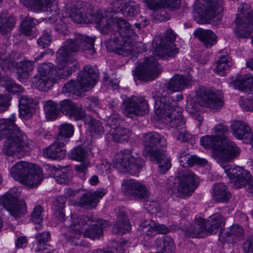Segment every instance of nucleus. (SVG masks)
<instances>
[{
    "label": "nucleus",
    "instance_id": "9b49d317",
    "mask_svg": "<svg viewBox=\"0 0 253 253\" xmlns=\"http://www.w3.org/2000/svg\"><path fill=\"white\" fill-rule=\"evenodd\" d=\"M235 20V32L238 38H247L253 32V14L250 6L243 4L239 8Z\"/></svg>",
    "mask_w": 253,
    "mask_h": 253
},
{
    "label": "nucleus",
    "instance_id": "f704fd0d",
    "mask_svg": "<svg viewBox=\"0 0 253 253\" xmlns=\"http://www.w3.org/2000/svg\"><path fill=\"white\" fill-rule=\"evenodd\" d=\"M35 105L36 103L33 99L25 95L22 96L19 101L20 116L25 119L31 117L35 111Z\"/></svg>",
    "mask_w": 253,
    "mask_h": 253
},
{
    "label": "nucleus",
    "instance_id": "a18cd8bd",
    "mask_svg": "<svg viewBox=\"0 0 253 253\" xmlns=\"http://www.w3.org/2000/svg\"><path fill=\"white\" fill-rule=\"evenodd\" d=\"M15 116L12 114L9 119H0V139L17 126L15 124Z\"/></svg>",
    "mask_w": 253,
    "mask_h": 253
},
{
    "label": "nucleus",
    "instance_id": "bf43d9fd",
    "mask_svg": "<svg viewBox=\"0 0 253 253\" xmlns=\"http://www.w3.org/2000/svg\"><path fill=\"white\" fill-rule=\"evenodd\" d=\"M207 163L208 162L206 159L200 158L195 156H189L188 159H185V164H187L190 167H192L195 164L204 166L207 164Z\"/></svg>",
    "mask_w": 253,
    "mask_h": 253
},
{
    "label": "nucleus",
    "instance_id": "e433bc0d",
    "mask_svg": "<svg viewBox=\"0 0 253 253\" xmlns=\"http://www.w3.org/2000/svg\"><path fill=\"white\" fill-rule=\"evenodd\" d=\"M43 176L40 169L34 168L20 181L29 188H34L40 184Z\"/></svg>",
    "mask_w": 253,
    "mask_h": 253
},
{
    "label": "nucleus",
    "instance_id": "a878e982",
    "mask_svg": "<svg viewBox=\"0 0 253 253\" xmlns=\"http://www.w3.org/2000/svg\"><path fill=\"white\" fill-rule=\"evenodd\" d=\"M109 225L107 220L102 219L95 220L93 217V221L89 225L86 226L83 233L85 237L92 239H99L103 234V229Z\"/></svg>",
    "mask_w": 253,
    "mask_h": 253
},
{
    "label": "nucleus",
    "instance_id": "39448f33",
    "mask_svg": "<svg viewBox=\"0 0 253 253\" xmlns=\"http://www.w3.org/2000/svg\"><path fill=\"white\" fill-rule=\"evenodd\" d=\"M98 71L95 66L86 65L80 71L77 81L70 80L62 87V92L72 94H80L92 88L98 79Z\"/></svg>",
    "mask_w": 253,
    "mask_h": 253
},
{
    "label": "nucleus",
    "instance_id": "393cba45",
    "mask_svg": "<svg viewBox=\"0 0 253 253\" xmlns=\"http://www.w3.org/2000/svg\"><path fill=\"white\" fill-rule=\"evenodd\" d=\"M231 129L236 138L244 140L246 142L252 140V130L247 123L241 121H235L231 125Z\"/></svg>",
    "mask_w": 253,
    "mask_h": 253
},
{
    "label": "nucleus",
    "instance_id": "ea45409f",
    "mask_svg": "<svg viewBox=\"0 0 253 253\" xmlns=\"http://www.w3.org/2000/svg\"><path fill=\"white\" fill-rule=\"evenodd\" d=\"M212 195L213 200L218 203H227L231 197L226 186L222 183H217L214 186Z\"/></svg>",
    "mask_w": 253,
    "mask_h": 253
},
{
    "label": "nucleus",
    "instance_id": "5701e85b",
    "mask_svg": "<svg viewBox=\"0 0 253 253\" xmlns=\"http://www.w3.org/2000/svg\"><path fill=\"white\" fill-rule=\"evenodd\" d=\"M138 230L146 240L151 239L157 233L166 234L169 232V229L165 225H160L152 220H146L141 224Z\"/></svg>",
    "mask_w": 253,
    "mask_h": 253
},
{
    "label": "nucleus",
    "instance_id": "cd10ccee",
    "mask_svg": "<svg viewBox=\"0 0 253 253\" xmlns=\"http://www.w3.org/2000/svg\"><path fill=\"white\" fill-rule=\"evenodd\" d=\"M157 42L155 55L164 59L174 57L178 53V48L176 47L174 42Z\"/></svg>",
    "mask_w": 253,
    "mask_h": 253
},
{
    "label": "nucleus",
    "instance_id": "0eeeda50",
    "mask_svg": "<svg viewBox=\"0 0 253 253\" xmlns=\"http://www.w3.org/2000/svg\"><path fill=\"white\" fill-rule=\"evenodd\" d=\"M144 162L141 158L133 156L129 150L117 153L113 161V165L120 172L128 173L134 175L143 166Z\"/></svg>",
    "mask_w": 253,
    "mask_h": 253
},
{
    "label": "nucleus",
    "instance_id": "4be33fe9",
    "mask_svg": "<svg viewBox=\"0 0 253 253\" xmlns=\"http://www.w3.org/2000/svg\"><path fill=\"white\" fill-rule=\"evenodd\" d=\"M60 110L70 118L76 121L83 120L85 123L86 115L82 106L73 102L69 99L64 100L60 102Z\"/></svg>",
    "mask_w": 253,
    "mask_h": 253
},
{
    "label": "nucleus",
    "instance_id": "4d7b16f0",
    "mask_svg": "<svg viewBox=\"0 0 253 253\" xmlns=\"http://www.w3.org/2000/svg\"><path fill=\"white\" fill-rule=\"evenodd\" d=\"M179 127L176 128L177 129L176 133H178L176 139L181 142H189L190 139L192 138V136L187 132L184 126Z\"/></svg>",
    "mask_w": 253,
    "mask_h": 253
},
{
    "label": "nucleus",
    "instance_id": "79ce46f5",
    "mask_svg": "<svg viewBox=\"0 0 253 253\" xmlns=\"http://www.w3.org/2000/svg\"><path fill=\"white\" fill-rule=\"evenodd\" d=\"M154 155V158L148 159L151 161H157L160 172L165 173L171 167L170 159L166 155V152L162 150Z\"/></svg>",
    "mask_w": 253,
    "mask_h": 253
},
{
    "label": "nucleus",
    "instance_id": "f257e3e1",
    "mask_svg": "<svg viewBox=\"0 0 253 253\" xmlns=\"http://www.w3.org/2000/svg\"><path fill=\"white\" fill-rule=\"evenodd\" d=\"M110 10L103 14L99 13L101 20H98V29L104 35H110V38L105 42L109 51L124 56L131 54L133 49L131 37H135L131 26L124 18L108 15Z\"/></svg>",
    "mask_w": 253,
    "mask_h": 253
},
{
    "label": "nucleus",
    "instance_id": "4c0bfd02",
    "mask_svg": "<svg viewBox=\"0 0 253 253\" xmlns=\"http://www.w3.org/2000/svg\"><path fill=\"white\" fill-rule=\"evenodd\" d=\"M194 35L201 41L207 47H211L216 43L217 37L210 30L199 29L195 31Z\"/></svg>",
    "mask_w": 253,
    "mask_h": 253
},
{
    "label": "nucleus",
    "instance_id": "2f4dec72",
    "mask_svg": "<svg viewBox=\"0 0 253 253\" xmlns=\"http://www.w3.org/2000/svg\"><path fill=\"white\" fill-rule=\"evenodd\" d=\"M244 238V231L242 226L238 224L233 225L226 232H221L219 235V240L222 242H230L233 240L240 241Z\"/></svg>",
    "mask_w": 253,
    "mask_h": 253
},
{
    "label": "nucleus",
    "instance_id": "f8f14e48",
    "mask_svg": "<svg viewBox=\"0 0 253 253\" xmlns=\"http://www.w3.org/2000/svg\"><path fill=\"white\" fill-rule=\"evenodd\" d=\"M141 141L144 146L143 155L146 159L154 158V155L162 151L161 148L167 145L166 138L157 132H150L142 134Z\"/></svg>",
    "mask_w": 253,
    "mask_h": 253
},
{
    "label": "nucleus",
    "instance_id": "37998d69",
    "mask_svg": "<svg viewBox=\"0 0 253 253\" xmlns=\"http://www.w3.org/2000/svg\"><path fill=\"white\" fill-rule=\"evenodd\" d=\"M15 24V19L6 12L0 13V33L6 34L11 31Z\"/></svg>",
    "mask_w": 253,
    "mask_h": 253
},
{
    "label": "nucleus",
    "instance_id": "603ef678",
    "mask_svg": "<svg viewBox=\"0 0 253 253\" xmlns=\"http://www.w3.org/2000/svg\"><path fill=\"white\" fill-rule=\"evenodd\" d=\"M43 211L42 208L38 205L34 208L33 212L31 214V220L37 225L36 226V229L38 230L42 227V213Z\"/></svg>",
    "mask_w": 253,
    "mask_h": 253
},
{
    "label": "nucleus",
    "instance_id": "1a4fd4ad",
    "mask_svg": "<svg viewBox=\"0 0 253 253\" xmlns=\"http://www.w3.org/2000/svg\"><path fill=\"white\" fill-rule=\"evenodd\" d=\"M2 152L8 156L18 153L23 154L27 150L28 141L24 133L16 126L5 135Z\"/></svg>",
    "mask_w": 253,
    "mask_h": 253
},
{
    "label": "nucleus",
    "instance_id": "f3484780",
    "mask_svg": "<svg viewBox=\"0 0 253 253\" xmlns=\"http://www.w3.org/2000/svg\"><path fill=\"white\" fill-rule=\"evenodd\" d=\"M178 196H189L198 185L197 176L190 170H181L177 175Z\"/></svg>",
    "mask_w": 253,
    "mask_h": 253
},
{
    "label": "nucleus",
    "instance_id": "0e129e2a",
    "mask_svg": "<svg viewBox=\"0 0 253 253\" xmlns=\"http://www.w3.org/2000/svg\"><path fill=\"white\" fill-rule=\"evenodd\" d=\"M51 41V37L50 35L46 32L43 34L38 41V43L40 46L42 48H45L49 45Z\"/></svg>",
    "mask_w": 253,
    "mask_h": 253
},
{
    "label": "nucleus",
    "instance_id": "f03ea898",
    "mask_svg": "<svg viewBox=\"0 0 253 253\" xmlns=\"http://www.w3.org/2000/svg\"><path fill=\"white\" fill-rule=\"evenodd\" d=\"M94 39L83 35H78L74 39L67 40L63 45L56 53L57 67L62 70L67 65L73 64L70 69L64 71L61 74L62 78L70 77L73 72L79 68L78 62L73 58V55L79 51L93 55L95 51L94 48Z\"/></svg>",
    "mask_w": 253,
    "mask_h": 253
},
{
    "label": "nucleus",
    "instance_id": "338daca9",
    "mask_svg": "<svg viewBox=\"0 0 253 253\" xmlns=\"http://www.w3.org/2000/svg\"><path fill=\"white\" fill-rule=\"evenodd\" d=\"M240 105L243 109L247 111H253V96L251 99L243 100L241 99Z\"/></svg>",
    "mask_w": 253,
    "mask_h": 253
},
{
    "label": "nucleus",
    "instance_id": "ddd939ff",
    "mask_svg": "<svg viewBox=\"0 0 253 253\" xmlns=\"http://www.w3.org/2000/svg\"><path fill=\"white\" fill-rule=\"evenodd\" d=\"M18 188L13 187L6 194L3 200V206L15 218H20L27 212V206L23 200H18L20 195Z\"/></svg>",
    "mask_w": 253,
    "mask_h": 253
},
{
    "label": "nucleus",
    "instance_id": "680f3d73",
    "mask_svg": "<svg viewBox=\"0 0 253 253\" xmlns=\"http://www.w3.org/2000/svg\"><path fill=\"white\" fill-rule=\"evenodd\" d=\"M50 237V234L48 231L38 233L36 235V239L38 242V245L45 244L49 241Z\"/></svg>",
    "mask_w": 253,
    "mask_h": 253
},
{
    "label": "nucleus",
    "instance_id": "e2e57ef3",
    "mask_svg": "<svg viewBox=\"0 0 253 253\" xmlns=\"http://www.w3.org/2000/svg\"><path fill=\"white\" fill-rule=\"evenodd\" d=\"M83 233H77L72 232L67 238L68 240L71 243L76 246H82V242L81 239V235Z\"/></svg>",
    "mask_w": 253,
    "mask_h": 253
},
{
    "label": "nucleus",
    "instance_id": "de8ad7c7",
    "mask_svg": "<svg viewBox=\"0 0 253 253\" xmlns=\"http://www.w3.org/2000/svg\"><path fill=\"white\" fill-rule=\"evenodd\" d=\"M44 111L47 119L52 120L57 118L58 109L57 104L51 100H49L44 102L43 103Z\"/></svg>",
    "mask_w": 253,
    "mask_h": 253
},
{
    "label": "nucleus",
    "instance_id": "49530a36",
    "mask_svg": "<svg viewBox=\"0 0 253 253\" xmlns=\"http://www.w3.org/2000/svg\"><path fill=\"white\" fill-rule=\"evenodd\" d=\"M66 198L63 196H57L53 202V207L55 210V215L58 220L64 221L65 213L64 209L65 208Z\"/></svg>",
    "mask_w": 253,
    "mask_h": 253
},
{
    "label": "nucleus",
    "instance_id": "20e7f679",
    "mask_svg": "<svg viewBox=\"0 0 253 253\" xmlns=\"http://www.w3.org/2000/svg\"><path fill=\"white\" fill-rule=\"evenodd\" d=\"M206 149H212V156L220 165L224 162H230L239 156L240 148L226 136L206 135L200 140Z\"/></svg>",
    "mask_w": 253,
    "mask_h": 253
},
{
    "label": "nucleus",
    "instance_id": "c85d7f7f",
    "mask_svg": "<svg viewBox=\"0 0 253 253\" xmlns=\"http://www.w3.org/2000/svg\"><path fill=\"white\" fill-rule=\"evenodd\" d=\"M65 144H61L60 141L55 139V141L43 149V155L47 158L51 160H61L66 157V151L63 149Z\"/></svg>",
    "mask_w": 253,
    "mask_h": 253
},
{
    "label": "nucleus",
    "instance_id": "58836bf2",
    "mask_svg": "<svg viewBox=\"0 0 253 253\" xmlns=\"http://www.w3.org/2000/svg\"><path fill=\"white\" fill-rule=\"evenodd\" d=\"M225 222V219L221 214L215 213L212 215L206 221L208 233H216L224 226Z\"/></svg>",
    "mask_w": 253,
    "mask_h": 253
},
{
    "label": "nucleus",
    "instance_id": "7c9ffc66",
    "mask_svg": "<svg viewBox=\"0 0 253 253\" xmlns=\"http://www.w3.org/2000/svg\"><path fill=\"white\" fill-rule=\"evenodd\" d=\"M92 221L93 216L91 215H78L72 214L69 227L72 232L83 233L85 227Z\"/></svg>",
    "mask_w": 253,
    "mask_h": 253
},
{
    "label": "nucleus",
    "instance_id": "4468645a",
    "mask_svg": "<svg viewBox=\"0 0 253 253\" xmlns=\"http://www.w3.org/2000/svg\"><path fill=\"white\" fill-rule=\"evenodd\" d=\"M122 109L124 115L130 118L145 115L149 112L147 101L141 97L127 98L122 103Z\"/></svg>",
    "mask_w": 253,
    "mask_h": 253
},
{
    "label": "nucleus",
    "instance_id": "6e6d98bb",
    "mask_svg": "<svg viewBox=\"0 0 253 253\" xmlns=\"http://www.w3.org/2000/svg\"><path fill=\"white\" fill-rule=\"evenodd\" d=\"M86 154L87 152L84 148L81 146H78L71 151L70 157L74 160L82 161L86 157Z\"/></svg>",
    "mask_w": 253,
    "mask_h": 253
},
{
    "label": "nucleus",
    "instance_id": "72a5a7b5",
    "mask_svg": "<svg viewBox=\"0 0 253 253\" xmlns=\"http://www.w3.org/2000/svg\"><path fill=\"white\" fill-rule=\"evenodd\" d=\"M34 168L30 163L19 161L11 168L10 172L11 176L15 180L20 181Z\"/></svg>",
    "mask_w": 253,
    "mask_h": 253
},
{
    "label": "nucleus",
    "instance_id": "c756f323",
    "mask_svg": "<svg viewBox=\"0 0 253 253\" xmlns=\"http://www.w3.org/2000/svg\"><path fill=\"white\" fill-rule=\"evenodd\" d=\"M230 84L234 88L241 91H253V77L238 75L231 79Z\"/></svg>",
    "mask_w": 253,
    "mask_h": 253
},
{
    "label": "nucleus",
    "instance_id": "a19ab883",
    "mask_svg": "<svg viewBox=\"0 0 253 253\" xmlns=\"http://www.w3.org/2000/svg\"><path fill=\"white\" fill-rule=\"evenodd\" d=\"M34 62L31 60H26L16 62V60H11L8 65L7 69L11 70L14 67L16 68L19 74L22 73L25 74L24 77L28 78V73L34 69Z\"/></svg>",
    "mask_w": 253,
    "mask_h": 253
},
{
    "label": "nucleus",
    "instance_id": "dca6fc26",
    "mask_svg": "<svg viewBox=\"0 0 253 253\" xmlns=\"http://www.w3.org/2000/svg\"><path fill=\"white\" fill-rule=\"evenodd\" d=\"M162 68L157 59L154 57L145 59L144 62L135 69L138 80L148 82L154 80L161 72Z\"/></svg>",
    "mask_w": 253,
    "mask_h": 253
},
{
    "label": "nucleus",
    "instance_id": "bb28decb",
    "mask_svg": "<svg viewBox=\"0 0 253 253\" xmlns=\"http://www.w3.org/2000/svg\"><path fill=\"white\" fill-rule=\"evenodd\" d=\"M206 221L202 218H197L185 231V236L190 238H203L208 233Z\"/></svg>",
    "mask_w": 253,
    "mask_h": 253
},
{
    "label": "nucleus",
    "instance_id": "412c9836",
    "mask_svg": "<svg viewBox=\"0 0 253 253\" xmlns=\"http://www.w3.org/2000/svg\"><path fill=\"white\" fill-rule=\"evenodd\" d=\"M21 3L27 7L33 6L42 11H46L51 15L48 19L54 23L57 20V16L59 11L56 5L54 4L51 0H45V3L42 0H20Z\"/></svg>",
    "mask_w": 253,
    "mask_h": 253
},
{
    "label": "nucleus",
    "instance_id": "13d9d810",
    "mask_svg": "<svg viewBox=\"0 0 253 253\" xmlns=\"http://www.w3.org/2000/svg\"><path fill=\"white\" fill-rule=\"evenodd\" d=\"M147 7L153 10H156L165 7L166 0H144Z\"/></svg>",
    "mask_w": 253,
    "mask_h": 253
},
{
    "label": "nucleus",
    "instance_id": "5fc2aeb1",
    "mask_svg": "<svg viewBox=\"0 0 253 253\" xmlns=\"http://www.w3.org/2000/svg\"><path fill=\"white\" fill-rule=\"evenodd\" d=\"M34 26V19L27 16L22 22L21 32L26 35L30 36L32 34Z\"/></svg>",
    "mask_w": 253,
    "mask_h": 253
},
{
    "label": "nucleus",
    "instance_id": "69168bd1",
    "mask_svg": "<svg viewBox=\"0 0 253 253\" xmlns=\"http://www.w3.org/2000/svg\"><path fill=\"white\" fill-rule=\"evenodd\" d=\"M145 207L152 213L158 212L161 210L159 204L155 201H147L145 204Z\"/></svg>",
    "mask_w": 253,
    "mask_h": 253
},
{
    "label": "nucleus",
    "instance_id": "c03bdc74",
    "mask_svg": "<svg viewBox=\"0 0 253 253\" xmlns=\"http://www.w3.org/2000/svg\"><path fill=\"white\" fill-rule=\"evenodd\" d=\"M59 133L55 137L57 141H60L61 144H66L68 139L70 138L74 133V126L69 124H63L58 128Z\"/></svg>",
    "mask_w": 253,
    "mask_h": 253
},
{
    "label": "nucleus",
    "instance_id": "774afa93",
    "mask_svg": "<svg viewBox=\"0 0 253 253\" xmlns=\"http://www.w3.org/2000/svg\"><path fill=\"white\" fill-rule=\"evenodd\" d=\"M244 253H253V237L249 238L243 245Z\"/></svg>",
    "mask_w": 253,
    "mask_h": 253
},
{
    "label": "nucleus",
    "instance_id": "c9c22d12",
    "mask_svg": "<svg viewBox=\"0 0 253 253\" xmlns=\"http://www.w3.org/2000/svg\"><path fill=\"white\" fill-rule=\"evenodd\" d=\"M130 229V225L126 212L120 211L118 214V219L114 224L112 233L114 234L123 235Z\"/></svg>",
    "mask_w": 253,
    "mask_h": 253
},
{
    "label": "nucleus",
    "instance_id": "9d476101",
    "mask_svg": "<svg viewBox=\"0 0 253 253\" xmlns=\"http://www.w3.org/2000/svg\"><path fill=\"white\" fill-rule=\"evenodd\" d=\"M223 0H199L198 12L202 23H209L211 20L220 21L223 16Z\"/></svg>",
    "mask_w": 253,
    "mask_h": 253
},
{
    "label": "nucleus",
    "instance_id": "423d86ee",
    "mask_svg": "<svg viewBox=\"0 0 253 253\" xmlns=\"http://www.w3.org/2000/svg\"><path fill=\"white\" fill-rule=\"evenodd\" d=\"M99 13L103 14V12L98 10L94 14L93 5L87 2L78 1L66 6L65 16L70 17L73 21L78 24L94 22L98 28V20L101 19Z\"/></svg>",
    "mask_w": 253,
    "mask_h": 253
},
{
    "label": "nucleus",
    "instance_id": "a211bd4d",
    "mask_svg": "<svg viewBox=\"0 0 253 253\" xmlns=\"http://www.w3.org/2000/svg\"><path fill=\"white\" fill-rule=\"evenodd\" d=\"M110 9L111 13H121L128 20L134 18L139 12L138 5L131 0H115Z\"/></svg>",
    "mask_w": 253,
    "mask_h": 253
},
{
    "label": "nucleus",
    "instance_id": "7ed1b4c3",
    "mask_svg": "<svg viewBox=\"0 0 253 253\" xmlns=\"http://www.w3.org/2000/svg\"><path fill=\"white\" fill-rule=\"evenodd\" d=\"M168 91L157 92L153 96L154 110L162 122L169 127L178 128L185 125L182 108L177 105L176 101L167 96Z\"/></svg>",
    "mask_w": 253,
    "mask_h": 253
},
{
    "label": "nucleus",
    "instance_id": "052dcab7",
    "mask_svg": "<svg viewBox=\"0 0 253 253\" xmlns=\"http://www.w3.org/2000/svg\"><path fill=\"white\" fill-rule=\"evenodd\" d=\"M176 36L177 35L172 29H168L164 36L160 38L159 42L165 41L164 42H174Z\"/></svg>",
    "mask_w": 253,
    "mask_h": 253
},
{
    "label": "nucleus",
    "instance_id": "6e6552de",
    "mask_svg": "<svg viewBox=\"0 0 253 253\" xmlns=\"http://www.w3.org/2000/svg\"><path fill=\"white\" fill-rule=\"evenodd\" d=\"M37 70L33 80L34 85L40 91H48L58 78L56 70L51 63H42L38 65Z\"/></svg>",
    "mask_w": 253,
    "mask_h": 253
},
{
    "label": "nucleus",
    "instance_id": "b1692460",
    "mask_svg": "<svg viewBox=\"0 0 253 253\" xmlns=\"http://www.w3.org/2000/svg\"><path fill=\"white\" fill-rule=\"evenodd\" d=\"M107 193V190L102 188L97 189L95 192H87L80 198L79 203L81 206L86 209L95 208L99 200Z\"/></svg>",
    "mask_w": 253,
    "mask_h": 253
},
{
    "label": "nucleus",
    "instance_id": "2eb2a0df",
    "mask_svg": "<svg viewBox=\"0 0 253 253\" xmlns=\"http://www.w3.org/2000/svg\"><path fill=\"white\" fill-rule=\"evenodd\" d=\"M224 162L220 166L224 170L225 172L229 179L234 183L236 188L245 187L251 178L250 173L243 168L235 165H232Z\"/></svg>",
    "mask_w": 253,
    "mask_h": 253
},
{
    "label": "nucleus",
    "instance_id": "473e14b6",
    "mask_svg": "<svg viewBox=\"0 0 253 253\" xmlns=\"http://www.w3.org/2000/svg\"><path fill=\"white\" fill-rule=\"evenodd\" d=\"M189 83L190 80L187 77L181 75H175L169 81L167 89L163 90L162 92L166 90L168 92L167 96L169 97V91L173 92L181 91L186 87ZM159 92H161L160 91Z\"/></svg>",
    "mask_w": 253,
    "mask_h": 253
},
{
    "label": "nucleus",
    "instance_id": "aec40b11",
    "mask_svg": "<svg viewBox=\"0 0 253 253\" xmlns=\"http://www.w3.org/2000/svg\"><path fill=\"white\" fill-rule=\"evenodd\" d=\"M196 96L200 105L207 106L212 110L220 109L223 105L222 99L217 95L204 87H199Z\"/></svg>",
    "mask_w": 253,
    "mask_h": 253
},
{
    "label": "nucleus",
    "instance_id": "864d4df0",
    "mask_svg": "<svg viewBox=\"0 0 253 253\" xmlns=\"http://www.w3.org/2000/svg\"><path fill=\"white\" fill-rule=\"evenodd\" d=\"M227 61V55L221 56L217 61L214 71L219 76H223L225 75V71L228 68Z\"/></svg>",
    "mask_w": 253,
    "mask_h": 253
},
{
    "label": "nucleus",
    "instance_id": "6ab92c4d",
    "mask_svg": "<svg viewBox=\"0 0 253 253\" xmlns=\"http://www.w3.org/2000/svg\"><path fill=\"white\" fill-rule=\"evenodd\" d=\"M122 190L126 196L136 199H146L149 195L146 185L134 179L124 181Z\"/></svg>",
    "mask_w": 253,
    "mask_h": 253
},
{
    "label": "nucleus",
    "instance_id": "09e8293b",
    "mask_svg": "<svg viewBox=\"0 0 253 253\" xmlns=\"http://www.w3.org/2000/svg\"><path fill=\"white\" fill-rule=\"evenodd\" d=\"M1 84L7 92L11 94L20 93L23 91L22 87L19 84H16L14 81L8 77H4L1 80Z\"/></svg>",
    "mask_w": 253,
    "mask_h": 253
},
{
    "label": "nucleus",
    "instance_id": "3c124183",
    "mask_svg": "<svg viewBox=\"0 0 253 253\" xmlns=\"http://www.w3.org/2000/svg\"><path fill=\"white\" fill-rule=\"evenodd\" d=\"M131 132L126 128L117 127L113 134V139L117 142L126 141L130 135Z\"/></svg>",
    "mask_w": 253,
    "mask_h": 253
},
{
    "label": "nucleus",
    "instance_id": "8fccbe9b",
    "mask_svg": "<svg viewBox=\"0 0 253 253\" xmlns=\"http://www.w3.org/2000/svg\"><path fill=\"white\" fill-rule=\"evenodd\" d=\"M85 124L89 126V130L91 133L101 134L104 132L103 127L101 123L97 120H94L90 115L86 117Z\"/></svg>",
    "mask_w": 253,
    "mask_h": 253
}]
</instances>
